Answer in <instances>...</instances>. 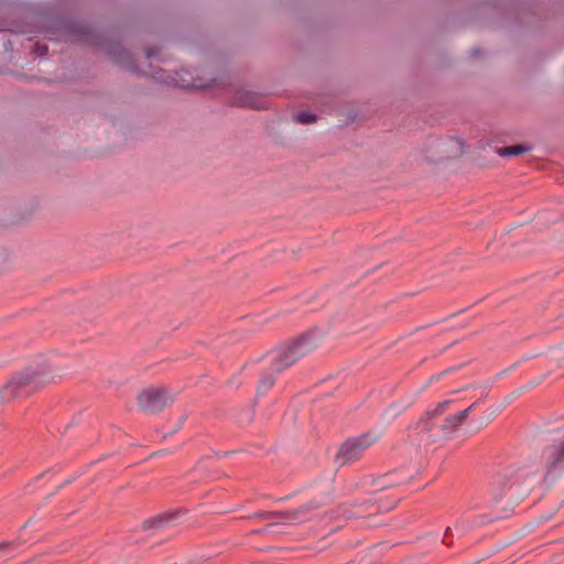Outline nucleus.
<instances>
[{
	"instance_id": "obj_1",
	"label": "nucleus",
	"mask_w": 564,
	"mask_h": 564,
	"mask_svg": "<svg viewBox=\"0 0 564 564\" xmlns=\"http://www.w3.org/2000/svg\"><path fill=\"white\" fill-rule=\"evenodd\" d=\"M315 348L316 341L313 339V334L305 333L273 350L270 354V367L259 381L258 392L265 393L270 390L275 382L276 375L294 365Z\"/></svg>"
},
{
	"instance_id": "obj_2",
	"label": "nucleus",
	"mask_w": 564,
	"mask_h": 564,
	"mask_svg": "<svg viewBox=\"0 0 564 564\" xmlns=\"http://www.w3.org/2000/svg\"><path fill=\"white\" fill-rule=\"evenodd\" d=\"M72 30L75 34L80 36V40L85 43L101 47L107 55H109L118 65L130 70L134 74H143L133 56L128 50H126L119 42L108 40L104 34L96 32L91 26L87 24H74Z\"/></svg>"
},
{
	"instance_id": "obj_3",
	"label": "nucleus",
	"mask_w": 564,
	"mask_h": 564,
	"mask_svg": "<svg viewBox=\"0 0 564 564\" xmlns=\"http://www.w3.org/2000/svg\"><path fill=\"white\" fill-rule=\"evenodd\" d=\"M48 372L45 367H26L22 371L14 373L0 388V400L2 402H10L18 398L29 397L48 382Z\"/></svg>"
},
{
	"instance_id": "obj_4",
	"label": "nucleus",
	"mask_w": 564,
	"mask_h": 564,
	"mask_svg": "<svg viewBox=\"0 0 564 564\" xmlns=\"http://www.w3.org/2000/svg\"><path fill=\"white\" fill-rule=\"evenodd\" d=\"M375 442L376 437L371 433L348 438L341 444L335 459L341 466L355 463Z\"/></svg>"
},
{
	"instance_id": "obj_5",
	"label": "nucleus",
	"mask_w": 564,
	"mask_h": 564,
	"mask_svg": "<svg viewBox=\"0 0 564 564\" xmlns=\"http://www.w3.org/2000/svg\"><path fill=\"white\" fill-rule=\"evenodd\" d=\"M137 401L142 411L155 414L170 406L174 397L165 387H150L138 395Z\"/></svg>"
},
{
	"instance_id": "obj_6",
	"label": "nucleus",
	"mask_w": 564,
	"mask_h": 564,
	"mask_svg": "<svg viewBox=\"0 0 564 564\" xmlns=\"http://www.w3.org/2000/svg\"><path fill=\"white\" fill-rule=\"evenodd\" d=\"M545 478L564 473V435L544 447L542 452Z\"/></svg>"
},
{
	"instance_id": "obj_7",
	"label": "nucleus",
	"mask_w": 564,
	"mask_h": 564,
	"mask_svg": "<svg viewBox=\"0 0 564 564\" xmlns=\"http://www.w3.org/2000/svg\"><path fill=\"white\" fill-rule=\"evenodd\" d=\"M150 76L156 82L163 83L167 86L192 89L199 87L193 79V76L187 70L175 72L174 74L167 73L162 68H151Z\"/></svg>"
},
{
	"instance_id": "obj_8",
	"label": "nucleus",
	"mask_w": 564,
	"mask_h": 564,
	"mask_svg": "<svg viewBox=\"0 0 564 564\" xmlns=\"http://www.w3.org/2000/svg\"><path fill=\"white\" fill-rule=\"evenodd\" d=\"M514 476V469L509 467L503 471L497 473L492 477L489 486V494L494 501H500L506 496V494L512 488V486L517 482Z\"/></svg>"
},
{
	"instance_id": "obj_9",
	"label": "nucleus",
	"mask_w": 564,
	"mask_h": 564,
	"mask_svg": "<svg viewBox=\"0 0 564 564\" xmlns=\"http://www.w3.org/2000/svg\"><path fill=\"white\" fill-rule=\"evenodd\" d=\"M321 508L316 501H310L292 510L282 511V523L300 524L311 520L314 511Z\"/></svg>"
},
{
	"instance_id": "obj_10",
	"label": "nucleus",
	"mask_w": 564,
	"mask_h": 564,
	"mask_svg": "<svg viewBox=\"0 0 564 564\" xmlns=\"http://www.w3.org/2000/svg\"><path fill=\"white\" fill-rule=\"evenodd\" d=\"M232 105L260 110L267 108V100L254 91L237 90L232 97Z\"/></svg>"
},
{
	"instance_id": "obj_11",
	"label": "nucleus",
	"mask_w": 564,
	"mask_h": 564,
	"mask_svg": "<svg viewBox=\"0 0 564 564\" xmlns=\"http://www.w3.org/2000/svg\"><path fill=\"white\" fill-rule=\"evenodd\" d=\"M411 479V476L405 474L404 470H394L378 477L375 485L380 489H387L393 486H399Z\"/></svg>"
},
{
	"instance_id": "obj_12",
	"label": "nucleus",
	"mask_w": 564,
	"mask_h": 564,
	"mask_svg": "<svg viewBox=\"0 0 564 564\" xmlns=\"http://www.w3.org/2000/svg\"><path fill=\"white\" fill-rule=\"evenodd\" d=\"M180 513H181L180 510H174V511L164 512V513L158 514L153 518L147 519L142 523V529L150 530V529L167 528Z\"/></svg>"
},
{
	"instance_id": "obj_13",
	"label": "nucleus",
	"mask_w": 564,
	"mask_h": 564,
	"mask_svg": "<svg viewBox=\"0 0 564 564\" xmlns=\"http://www.w3.org/2000/svg\"><path fill=\"white\" fill-rule=\"evenodd\" d=\"M531 150L530 145L513 144L509 147H502L497 149V153L500 156H518Z\"/></svg>"
},
{
	"instance_id": "obj_14",
	"label": "nucleus",
	"mask_w": 564,
	"mask_h": 564,
	"mask_svg": "<svg viewBox=\"0 0 564 564\" xmlns=\"http://www.w3.org/2000/svg\"><path fill=\"white\" fill-rule=\"evenodd\" d=\"M460 424L458 422V420L456 419V416L453 414V415H448L445 420H444V423L441 425V430L443 431V433L445 435H449L452 434L454 431H456L457 427H459Z\"/></svg>"
},
{
	"instance_id": "obj_15",
	"label": "nucleus",
	"mask_w": 564,
	"mask_h": 564,
	"mask_svg": "<svg viewBox=\"0 0 564 564\" xmlns=\"http://www.w3.org/2000/svg\"><path fill=\"white\" fill-rule=\"evenodd\" d=\"M20 545L21 542L19 540L0 543V556L10 555L12 552L17 551Z\"/></svg>"
},
{
	"instance_id": "obj_16",
	"label": "nucleus",
	"mask_w": 564,
	"mask_h": 564,
	"mask_svg": "<svg viewBox=\"0 0 564 564\" xmlns=\"http://www.w3.org/2000/svg\"><path fill=\"white\" fill-rule=\"evenodd\" d=\"M256 517L270 520L273 524L282 523V511H262L257 513Z\"/></svg>"
},
{
	"instance_id": "obj_17",
	"label": "nucleus",
	"mask_w": 564,
	"mask_h": 564,
	"mask_svg": "<svg viewBox=\"0 0 564 564\" xmlns=\"http://www.w3.org/2000/svg\"><path fill=\"white\" fill-rule=\"evenodd\" d=\"M316 120H317V116L315 113H312L308 111H302L295 116V121L297 123H302V124H311V123L316 122Z\"/></svg>"
},
{
	"instance_id": "obj_18",
	"label": "nucleus",
	"mask_w": 564,
	"mask_h": 564,
	"mask_svg": "<svg viewBox=\"0 0 564 564\" xmlns=\"http://www.w3.org/2000/svg\"><path fill=\"white\" fill-rule=\"evenodd\" d=\"M451 402V400H445L438 403L433 410L426 411V415L434 419L438 415H442L447 410Z\"/></svg>"
},
{
	"instance_id": "obj_19",
	"label": "nucleus",
	"mask_w": 564,
	"mask_h": 564,
	"mask_svg": "<svg viewBox=\"0 0 564 564\" xmlns=\"http://www.w3.org/2000/svg\"><path fill=\"white\" fill-rule=\"evenodd\" d=\"M434 417L427 416L426 414L423 415L419 422L416 423L415 429L420 430L421 432H430L433 429L432 420Z\"/></svg>"
},
{
	"instance_id": "obj_20",
	"label": "nucleus",
	"mask_w": 564,
	"mask_h": 564,
	"mask_svg": "<svg viewBox=\"0 0 564 564\" xmlns=\"http://www.w3.org/2000/svg\"><path fill=\"white\" fill-rule=\"evenodd\" d=\"M47 52H48V47H47L46 45H42V44H40V43H36V44H35V53H36L40 57H42V56L46 55V54H47Z\"/></svg>"
},
{
	"instance_id": "obj_21",
	"label": "nucleus",
	"mask_w": 564,
	"mask_h": 564,
	"mask_svg": "<svg viewBox=\"0 0 564 564\" xmlns=\"http://www.w3.org/2000/svg\"><path fill=\"white\" fill-rule=\"evenodd\" d=\"M159 52H160V48L156 46L148 47L147 48V58L151 59V58L155 57L159 54Z\"/></svg>"
},
{
	"instance_id": "obj_22",
	"label": "nucleus",
	"mask_w": 564,
	"mask_h": 564,
	"mask_svg": "<svg viewBox=\"0 0 564 564\" xmlns=\"http://www.w3.org/2000/svg\"><path fill=\"white\" fill-rule=\"evenodd\" d=\"M456 419L458 420L459 424L463 425L468 416V410H463L456 414H454Z\"/></svg>"
},
{
	"instance_id": "obj_23",
	"label": "nucleus",
	"mask_w": 564,
	"mask_h": 564,
	"mask_svg": "<svg viewBox=\"0 0 564 564\" xmlns=\"http://www.w3.org/2000/svg\"><path fill=\"white\" fill-rule=\"evenodd\" d=\"M482 54H484L482 50L479 48V47H475V48L470 50V57H473V58H477L479 56H482Z\"/></svg>"
},
{
	"instance_id": "obj_24",
	"label": "nucleus",
	"mask_w": 564,
	"mask_h": 564,
	"mask_svg": "<svg viewBox=\"0 0 564 564\" xmlns=\"http://www.w3.org/2000/svg\"><path fill=\"white\" fill-rule=\"evenodd\" d=\"M72 481H73V479H66V481H65V482H63L61 486H58V487L56 488L55 494H56L59 489H62L63 487H65L66 485H69ZM53 495H54V492L52 494V496H53Z\"/></svg>"
},
{
	"instance_id": "obj_25",
	"label": "nucleus",
	"mask_w": 564,
	"mask_h": 564,
	"mask_svg": "<svg viewBox=\"0 0 564 564\" xmlns=\"http://www.w3.org/2000/svg\"><path fill=\"white\" fill-rule=\"evenodd\" d=\"M479 404V401L474 402L466 410H468V414Z\"/></svg>"
},
{
	"instance_id": "obj_26",
	"label": "nucleus",
	"mask_w": 564,
	"mask_h": 564,
	"mask_svg": "<svg viewBox=\"0 0 564 564\" xmlns=\"http://www.w3.org/2000/svg\"><path fill=\"white\" fill-rule=\"evenodd\" d=\"M499 518H501V516L496 514V516H492V517L489 519V521H494V520H497V519H499Z\"/></svg>"
},
{
	"instance_id": "obj_27",
	"label": "nucleus",
	"mask_w": 564,
	"mask_h": 564,
	"mask_svg": "<svg viewBox=\"0 0 564 564\" xmlns=\"http://www.w3.org/2000/svg\"><path fill=\"white\" fill-rule=\"evenodd\" d=\"M47 473H50V470H46V471L42 473L39 477H43V476H45Z\"/></svg>"
},
{
	"instance_id": "obj_28",
	"label": "nucleus",
	"mask_w": 564,
	"mask_h": 564,
	"mask_svg": "<svg viewBox=\"0 0 564 564\" xmlns=\"http://www.w3.org/2000/svg\"><path fill=\"white\" fill-rule=\"evenodd\" d=\"M451 532V528H446L445 535H447Z\"/></svg>"
}]
</instances>
